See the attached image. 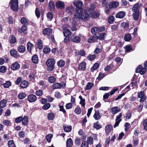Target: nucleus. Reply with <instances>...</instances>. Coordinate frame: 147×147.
<instances>
[{"label": "nucleus", "mask_w": 147, "mask_h": 147, "mask_svg": "<svg viewBox=\"0 0 147 147\" xmlns=\"http://www.w3.org/2000/svg\"><path fill=\"white\" fill-rule=\"evenodd\" d=\"M55 117L54 114L52 113H49L47 115V118L49 120H53Z\"/></svg>", "instance_id": "ea45409f"}, {"label": "nucleus", "mask_w": 147, "mask_h": 147, "mask_svg": "<svg viewBox=\"0 0 147 147\" xmlns=\"http://www.w3.org/2000/svg\"><path fill=\"white\" fill-rule=\"evenodd\" d=\"M63 33L65 36H67L71 33V31L69 29L65 28L63 30Z\"/></svg>", "instance_id": "bb28decb"}, {"label": "nucleus", "mask_w": 147, "mask_h": 147, "mask_svg": "<svg viewBox=\"0 0 147 147\" xmlns=\"http://www.w3.org/2000/svg\"><path fill=\"white\" fill-rule=\"evenodd\" d=\"M9 42L12 44H14L16 42V39L15 36L13 35L11 36V37L9 40Z\"/></svg>", "instance_id": "37998d69"}, {"label": "nucleus", "mask_w": 147, "mask_h": 147, "mask_svg": "<svg viewBox=\"0 0 147 147\" xmlns=\"http://www.w3.org/2000/svg\"><path fill=\"white\" fill-rule=\"evenodd\" d=\"M81 112V108L78 107H76L74 110V112L76 114H80Z\"/></svg>", "instance_id": "8fccbe9b"}, {"label": "nucleus", "mask_w": 147, "mask_h": 147, "mask_svg": "<svg viewBox=\"0 0 147 147\" xmlns=\"http://www.w3.org/2000/svg\"><path fill=\"white\" fill-rule=\"evenodd\" d=\"M28 118L27 116H24L23 118L22 117V124L24 125H27L28 123Z\"/></svg>", "instance_id": "a878e982"}, {"label": "nucleus", "mask_w": 147, "mask_h": 147, "mask_svg": "<svg viewBox=\"0 0 147 147\" xmlns=\"http://www.w3.org/2000/svg\"><path fill=\"white\" fill-rule=\"evenodd\" d=\"M99 67V64L98 63H96L94 64V65L91 68V71L93 72Z\"/></svg>", "instance_id": "49530a36"}, {"label": "nucleus", "mask_w": 147, "mask_h": 147, "mask_svg": "<svg viewBox=\"0 0 147 147\" xmlns=\"http://www.w3.org/2000/svg\"><path fill=\"white\" fill-rule=\"evenodd\" d=\"M71 40L73 42L78 43L80 41L81 38L80 36L73 35V36L71 38Z\"/></svg>", "instance_id": "dca6fc26"}, {"label": "nucleus", "mask_w": 147, "mask_h": 147, "mask_svg": "<svg viewBox=\"0 0 147 147\" xmlns=\"http://www.w3.org/2000/svg\"><path fill=\"white\" fill-rule=\"evenodd\" d=\"M94 85L93 83L89 82L85 86L84 89L85 90H89Z\"/></svg>", "instance_id": "7c9ffc66"}, {"label": "nucleus", "mask_w": 147, "mask_h": 147, "mask_svg": "<svg viewBox=\"0 0 147 147\" xmlns=\"http://www.w3.org/2000/svg\"><path fill=\"white\" fill-rule=\"evenodd\" d=\"M50 107V104L49 103H47L44 105L42 106V108L44 110H47L49 109Z\"/></svg>", "instance_id": "bf43d9fd"}, {"label": "nucleus", "mask_w": 147, "mask_h": 147, "mask_svg": "<svg viewBox=\"0 0 147 147\" xmlns=\"http://www.w3.org/2000/svg\"><path fill=\"white\" fill-rule=\"evenodd\" d=\"M51 51V49L50 48L46 47H45L43 49V52L45 54H48Z\"/></svg>", "instance_id": "4d7b16f0"}, {"label": "nucleus", "mask_w": 147, "mask_h": 147, "mask_svg": "<svg viewBox=\"0 0 147 147\" xmlns=\"http://www.w3.org/2000/svg\"><path fill=\"white\" fill-rule=\"evenodd\" d=\"M126 15V13L123 11H120L118 12L115 15V16L117 18L121 19L123 18Z\"/></svg>", "instance_id": "9b49d317"}, {"label": "nucleus", "mask_w": 147, "mask_h": 147, "mask_svg": "<svg viewBox=\"0 0 147 147\" xmlns=\"http://www.w3.org/2000/svg\"><path fill=\"white\" fill-rule=\"evenodd\" d=\"M47 18L49 19V20L51 21L53 18V15L51 13L49 12L47 14Z\"/></svg>", "instance_id": "680f3d73"}, {"label": "nucleus", "mask_w": 147, "mask_h": 147, "mask_svg": "<svg viewBox=\"0 0 147 147\" xmlns=\"http://www.w3.org/2000/svg\"><path fill=\"white\" fill-rule=\"evenodd\" d=\"M114 21V17L113 16H111L108 18V21L109 23H113Z\"/></svg>", "instance_id": "09e8293b"}, {"label": "nucleus", "mask_w": 147, "mask_h": 147, "mask_svg": "<svg viewBox=\"0 0 147 147\" xmlns=\"http://www.w3.org/2000/svg\"><path fill=\"white\" fill-rule=\"evenodd\" d=\"M66 86V83L65 82H63L62 83H55L52 85V88L53 89H60L62 88H64Z\"/></svg>", "instance_id": "423d86ee"}, {"label": "nucleus", "mask_w": 147, "mask_h": 147, "mask_svg": "<svg viewBox=\"0 0 147 147\" xmlns=\"http://www.w3.org/2000/svg\"><path fill=\"white\" fill-rule=\"evenodd\" d=\"M144 129L145 130H147V119H143L142 121Z\"/></svg>", "instance_id": "79ce46f5"}, {"label": "nucleus", "mask_w": 147, "mask_h": 147, "mask_svg": "<svg viewBox=\"0 0 147 147\" xmlns=\"http://www.w3.org/2000/svg\"><path fill=\"white\" fill-rule=\"evenodd\" d=\"M87 142L88 143V144H89L90 145H91L93 144V138L92 137H88L87 138Z\"/></svg>", "instance_id": "c03bdc74"}, {"label": "nucleus", "mask_w": 147, "mask_h": 147, "mask_svg": "<svg viewBox=\"0 0 147 147\" xmlns=\"http://www.w3.org/2000/svg\"><path fill=\"white\" fill-rule=\"evenodd\" d=\"M8 145L9 147H16L13 140H9L8 142Z\"/></svg>", "instance_id": "13d9d810"}, {"label": "nucleus", "mask_w": 147, "mask_h": 147, "mask_svg": "<svg viewBox=\"0 0 147 147\" xmlns=\"http://www.w3.org/2000/svg\"><path fill=\"white\" fill-rule=\"evenodd\" d=\"M55 3L52 1H50L49 3V8L51 11H53L55 9Z\"/></svg>", "instance_id": "b1692460"}, {"label": "nucleus", "mask_w": 147, "mask_h": 147, "mask_svg": "<svg viewBox=\"0 0 147 147\" xmlns=\"http://www.w3.org/2000/svg\"><path fill=\"white\" fill-rule=\"evenodd\" d=\"M21 23L23 24L27 25L28 24L27 20L24 17H22L21 19Z\"/></svg>", "instance_id": "3c124183"}, {"label": "nucleus", "mask_w": 147, "mask_h": 147, "mask_svg": "<svg viewBox=\"0 0 147 147\" xmlns=\"http://www.w3.org/2000/svg\"><path fill=\"white\" fill-rule=\"evenodd\" d=\"M97 39V36L96 35H95L88 38V42L90 43L94 42L96 41Z\"/></svg>", "instance_id": "2eb2a0df"}, {"label": "nucleus", "mask_w": 147, "mask_h": 147, "mask_svg": "<svg viewBox=\"0 0 147 147\" xmlns=\"http://www.w3.org/2000/svg\"><path fill=\"white\" fill-rule=\"evenodd\" d=\"M36 100V96L33 94H31L28 96V100L30 102H34Z\"/></svg>", "instance_id": "9d476101"}, {"label": "nucleus", "mask_w": 147, "mask_h": 147, "mask_svg": "<svg viewBox=\"0 0 147 147\" xmlns=\"http://www.w3.org/2000/svg\"><path fill=\"white\" fill-rule=\"evenodd\" d=\"M52 29L51 28H46L43 30L42 33L44 35L49 36L52 34Z\"/></svg>", "instance_id": "1a4fd4ad"}, {"label": "nucleus", "mask_w": 147, "mask_h": 147, "mask_svg": "<svg viewBox=\"0 0 147 147\" xmlns=\"http://www.w3.org/2000/svg\"><path fill=\"white\" fill-rule=\"evenodd\" d=\"M18 135L20 138H23L25 136V132L24 131H20L19 132Z\"/></svg>", "instance_id": "774afa93"}, {"label": "nucleus", "mask_w": 147, "mask_h": 147, "mask_svg": "<svg viewBox=\"0 0 147 147\" xmlns=\"http://www.w3.org/2000/svg\"><path fill=\"white\" fill-rule=\"evenodd\" d=\"M105 30V28L103 26L98 27H94L91 29V32L92 34H95L100 32L104 31Z\"/></svg>", "instance_id": "39448f33"}, {"label": "nucleus", "mask_w": 147, "mask_h": 147, "mask_svg": "<svg viewBox=\"0 0 147 147\" xmlns=\"http://www.w3.org/2000/svg\"><path fill=\"white\" fill-rule=\"evenodd\" d=\"M94 118L96 120H98L101 118L98 110H95V113L93 116Z\"/></svg>", "instance_id": "5701e85b"}, {"label": "nucleus", "mask_w": 147, "mask_h": 147, "mask_svg": "<svg viewBox=\"0 0 147 147\" xmlns=\"http://www.w3.org/2000/svg\"><path fill=\"white\" fill-rule=\"evenodd\" d=\"M145 95L143 91H141L138 93V98H140Z\"/></svg>", "instance_id": "0e129e2a"}, {"label": "nucleus", "mask_w": 147, "mask_h": 147, "mask_svg": "<svg viewBox=\"0 0 147 147\" xmlns=\"http://www.w3.org/2000/svg\"><path fill=\"white\" fill-rule=\"evenodd\" d=\"M36 44L38 48L40 49H41L43 47V43L42 40L40 39H38L36 42Z\"/></svg>", "instance_id": "f3484780"}, {"label": "nucleus", "mask_w": 147, "mask_h": 147, "mask_svg": "<svg viewBox=\"0 0 147 147\" xmlns=\"http://www.w3.org/2000/svg\"><path fill=\"white\" fill-rule=\"evenodd\" d=\"M81 147H89L87 141H83L82 143Z\"/></svg>", "instance_id": "052dcab7"}, {"label": "nucleus", "mask_w": 147, "mask_h": 147, "mask_svg": "<svg viewBox=\"0 0 147 147\" xmlns=\"http://www.w3.org/2000/svg\"><path fill=\"white\" fill-rule=\"evenodd\" d=\"M26 96V94L23 92H21L18 95V97L20 99H22Z\"/></svg>", "instance_id": "a18cd8bd"}, {"label": "nucleus", "mask_w": 147, "mask_h": 147, "mask_svg": "<svg viewBox=\"0 0 147 147\" xmlns=\"http://www.w3.org/2000/svg\"><path fill=\"white\" fill-rule=\"evenodd\" d=\"M56 6L58 8L62 9L64 7L65 4L63 2L58 1L56 3Z\"/></svg>", "instance_id": "6ab92c4d"}, {"label": "nucleus", "mask_w": 147, "mask_h": 147, "mask_svg": "<svg viewBox=\"0 0 147 147\" xmlns=\"http://www.w3.org/2000/svg\"><path fill=\"white\" fill-rule=\"evenodd\" d=\"M64 102L61 101V104L62 105H59V111H62L63 112L64 114L65 115V114L66 113V111L65 110L64 108V107L63 105L64 104Z\"/></svg>", "instance_id": "2f4dec72"}, {"label": "nucleus", "mask_w": 147, "mask_h": 147, "mask_svg": "<svg viewBox=\"0 0 147 147\" xmlns=\"http://www.w3.org/2000/svg\"><path fill=\"white\" fill-rule=\"evenodd\" d=\"M63 129L65 131L68 132L70 131L72 129V127L70 126H64Z\"/></svg>", "instance_id": "4c0bfd02"}, {"label": "nucleus", "mask_w": 147, "mask_h": 147, "mask_svg": "<svg viewBox=\"0 0 147 147\" xmlns=\"http://www.w3.org/2000/svg\"><path fill=\"white\" fill-rule=\"evenodd\" d=\"M28 83L26 81H23L20 84V86L22 88H25L28 85Z\"/></svg>", "instance_id": "c85d7f7f"}, {"label": "nucleus", "mask_w": 147, "mask_h": 147, "mask_svg": "<svg viewBox=\"0 0 147 147\" xmlns=\"http://www.w3.org/2000/svg\"><path fill=\"white\" fill-rule=\"evenodd\" d=\"M111 111L113 114H115L121 111V109L120 107H115L111 109Z\"/></svg>", "instance_id": "4468645a"}, {"label": "nucleus", "mask_w": 147, "mask_h": 147, "mask_svg": "<svg viewBox=\"0 0 147 147\" xmlns=\"http://www.w3.org/2000/svg\"><path fill=\"white\" fill-rule=\"evenodd\" d=\"M146 71V67L143 68L142 66L139 65L137 67L136 70V72L140 73L142 75L144 74Z\"/></svg>", "instance_id": "0eeeda50"}, {"label": "nucleus", "mask_w": 147, "mask_h": 147, "mask_svg": "<svg viewBox=\"0 0 147 147\" xmlns=\"http://www.w3.org/2000/svg\"><path fill=\"white\" fill-rule=\"evenodd\" d=\"M73 145V141L71 138L68 139L66 142L67 147H71Z\"/></svg>", "instance_id": "72a5a7b5"}, {"label": "nucleus", "mask_w": 147, "mask_h": 147, "mask_svg": "<svg viewBox=\"0 0 147 147\" xmlns=\"http://www.w3.org/2000/svg\"><path fill=\"white\" fill-rule=\"evenodd\" d=\"M55 61L54 59H50L47 60L46 62V64L47 66V69L49 71H53L54 68V64Z\"/></svg>", "instance_id": "7ed1b4c3"}, {"label": "nucleus", "mask_w": 147, "mask_h": 147, "mask_svg": "<svg viewBox=\"0 0 147 147\" xmlns=\"http://www.w3.org/2000/svg\"><path fill=\"white\" fill-rule=\"evenodd\" d=\"M26 47L23 45H20L18 47V50L20 53H24Z\"/></svg>", "instance_id": "4be33fe9"}, {"label": "nucleus", "mask_w": 147, "mask_h": 147, "mask_svg": "<svg viewBox=\"0 0 147 147\" xmlns=\"http://www.w3.org/2000/svg\"><path fill=\"white\" fill-rule=\"evenodd\" d=\"M125 51L126 52H129L132 50V47L131 46H126L125 47Z\"/></svg>", "instance_id": "603ef678"}, {"label": "nucleus", "mask_w": 147, "mask_h": 147, "mask_svg": "<svg viewBox=\"0 0 147 147\" xmlns=\"http://www.w3.org/2000/svg\"><path fill=\"white\" fill-rule=\"evenodd\" d=\"M10 53L12 56L16 58H17L19 56V55L17 52L13 49L11 50L10 51Z\"/></svg>", "instance_id": "412c9836"}, {"label": "nucleus", "mask_w": 147, "mask_h": 147, "mask_svg": "<svg viewBox=\"0 0 147 147\" xmlns=\"http://www.w3.org/2000/svg\"><path fill=\"white\" fill-rule=\"evenodd\" d=\"M3 85L4 88H8L11 85V83L10 81H8L5 83H4Z\"/></svg>", "instance_id": "58836bf2"}, {"label": "nucleus", "mask_w": 147, "mask_h": 147, "mask_svg": "<svg viewBox=\"0 0 147 147\" xmlns=\"http://www.w3.org/2000/svg\"><path fill=\"white\" fill-rule=\"evenodd\" d=\"M122 113H120L118 115L116 116V118L115 120V122L114 125V127L115 128L117 127L118 126L120 123L121 121L122 120L121 119V117L122 116Z\"/></svg>", "instance_id": "6e6552de"}, {"label": "nucleus", "mask_w": 147, "mask_h": 147, "mask_svg": "<svg viewBox=\"0 0 147 147\" xmlns=\"http://www.w3.org/2000/svg\"><path fill=\"white\" fill-rule=\"evenodd\" d=\"M20 65L18 63L15 62L11 65V69L13 70H17L20 68Z\"/></svg>", "instance_id": "ddd939ff"}, {"label": "nucleus", "mask_w": 147, "mask_h": 147, "mask_svg": "<svg viewBox=\"0 0 147 147\" xmlns=\"http://www.w3.org/2000/svg\"><path fill=\"white\" fill-rule=\"evenodd\" d=\"M119 5V3L117 1H112L110 2L109 4L110 8H115Z\"/></svg>", "instance_id": "f8f14e48"}, {"label": "nucleus", "mask_w": 147, "mask_h": 147, "mask_svg": "<svg viewBox=\"0 0 147 147\" xmlns=\"http://www.w3.org/2000/svg\"><path fill=\"white\" fill-rule=\"evenodd\" d=\"M131 39V36L130 34H126L124 36V39L125 41H129Z\"/></svg>", "instance_id": "c9c22d12"}, {"label": "nucleus", "mask_w": 147, "mask_h": 147, "mask_svg": "<svg viewBox=\"0 0 147 147\" xmlns=\"http://www.w3.org/2000/svg\"><path fill=\"white\" fill-rule=\"evenodd\" d=\"M74 5L76 7V13L74 14L73 18L74 19V22L75 25L77 23V22H79L81 19L84 21H86L89 18V15L87 13V11H84L82 8L83 3L80 1H75L73 2Z\"/></svg>", "instance_id": "f257e3e1"}, {"label": "nucleus", "mask_w": 147, "mask_h": 147, "mask_svg": "<svg viewBox=\"0 0 147 147\" xmlns=\"http://www.w3.org/2000/svg\"><path fill=\"white\" fill-rule=\"evenodd\" d=\"M32 62L35 64H37L38 62V57L36 55H34L32 58Z\"/></svg>", "instance_id": "c756f323"}, {"label": "nucleus", "mask_w": 147, "mask_h": 147, "mask_svg": "<svg viewBox=\"0 0 147 147\" xmlns=\"http://www.w3.org/2000/svg\"><path fill=\"white\" fill-rule=\"evenodd\" d=\"M86 63L84 62H82L79 65V68L82 70H84L86 69Z\"/></svg>", "instance_id": "cd10ccee"}, {"label": "nucleus", "mask_w": 147, "mask_h": 147, "mask_svg": "<svg viewBox=\"0 0 147 147\" xmlns=\"http://www.w3.org/2000/svg\"><path fill=\"white\" fill-rule=\"evenodd\" d=\"M56 80V78L53 76H51L49 78V82L51 83L55 82Z\"/></svg>", "instance_id": "de8ad7c7"}, {"label": "nucleus", "mask_w": 147, "mask_h": 147, "mask_svg": "<svg viewBox=\"0 0 147 147\" xmlns=\"http://www.w3.org/2000/svg\"><path fill=\"white\" fill-rule=\"evenodd\" d=\"M7 70V67L4 66H2L0 67V71L1 72L4 73L6 72Z\"/></svg>", "instance_id": "864d4df0"}, {"label": "nucleus", "mask_w": 147, "mask_h": 147, "mask_svg": "<svg viewBox=\"0 0 147 147\" xmlns=\"http://www.w3.org/2000/svg\"><path fill=\"white\" fill-rule=\"evenodd\" d=\"M6 105V101L5 100H3L0 102V106L1 108L5 107Z\"/></svg>", "instance_id": "6e6d98bb"}, {"label": "nucleus", "mask_w": 147, "mask_h": 147, "mask_svg": "<svg viewBox=\"0 0 147 147\" xmlns=\"http://www.w3.org/2000/svg\"><path fill=\"white\" fill-rule=\"evenodd\" d=\"M65 64V61L63 59L60 60L57 63L58 66L60 67H62L64 66Z\"/></svg>", "instance_id": "473e14b6"}, {"label": "nucleus", "mask_w": 147, "mask_h": 147, "mask_svg": "<svg viewBox=\"0 0 147 147\" xmlns=\"http://www.w3.org/2000/svg\"><path fill=\"white\" fill-rule=\"evenodd\" d=\"M90 16L92 18H96L99 16V13L97 11H92L90 13H89Z\"/></svg>", "instance_id": "aec40b11"}, {"label": "nucleus", "mask_w": 147, "mask_h": 147, "mask_svg": "<svg viewBox=\"0 0 147 147\" xmlns=\"http://www.w3.org/2000/svg\"><path fill=\"white\" fill-rule=\"evenodd\" d=\"M28 78L30 80H32L35 79V76L34 74L31 73L29 74L28 76Z\"/></svg>", "instance_id": "69168bd1"}, {"label": "nucleus", "mask_w": 147, "mask_h": 147, "mask_svg": "<svg viewBox=\"0 0 147 147\" xmlns=\"http://www.w3.org/2000/svg\"><path fill=\"white\" fill-rule=\"evenodd\" d=\"M35 94L37 96H41L43 94V91L41 90H38L36 91Z\"/></svg>", "instance_id": "5fc2aeb1"}, {"label": "nucleus", "mask_w": 147, "mask_h": 147, "mask_svg": "<svg viewBox=\"0 0 147 147\" xmlns=\"http://www.w3.org/2000/svg\"><path fill=\"white\" fill-rule=\"evenodd\" d=\"M26 27L24 25H23L22 26L21 29L19 30V32L20 33H25L26 30Z\"/></svg>", "instance_id": "a19ab883"}, {"label": "nucleus", "mask_w": 147, "mask_h": 147, "mask_svg": "<svg viewBox=\"0 0 147 147\" xmlns=\"http://www.w3.org/2000/svg\"><path fill=\"white\" fill-rule=\"evenodd\" d=\"M112 126L110 124L107 125L106 126L105 130L107 135H108L109 134L110 132L112 130Z\"/></svg>", "instance_id": "a211bd4d"}, {"label": "nucleus", "mask_w": 147, "mask_h": 147, "mask_svg": "<svg viewBox=\"0 0 147 147\" xmlns=\"http://www.w3.org/2000/svg\"><path fill=\"white\" fill-rule=\"evenodd\" d=\"M106 35V34L105 32H103L100 34L98 36H97L98 39L100 40H104L105 38V36Z\"/></svg>", "instance_id": "f704fd0d"}, {"label": "nucleus", "mask_w": 147, "mask_h": 147, "mask_svg": "<svg viewBox=\"0 0 147 147\" xmlns=\"http://www.w3.org/2000/svg\"><path fill=\"white\" fill-rule=\"evenodd\" d=\"M142 5L141 3H138L135 4L132 8L133 12L132 15L133 18L135 20H138L140 13V9Z\"/></svg>", "instance_id": "f03ea898"}, {"label": "nucleus", "mask_w": 147, "mask_h": 147, "mask_svg": "<svg viewBox=\"0 0 147 147\" xmlns=\"http://www.w3.org/2000/svg\"><path fill=\"white\" fill-rule=\"evenodd\" d=\"M95 5L92 4L90 5V7L88 10V12L89 13H90L92 11L95 9Z\"/></svg>", "instance_id": "e433bc0d"}, {"label": "nucleus", "mask_w": 147, "mask_h": 147, "mask_svg": "<svg viewBox=\"0 0 147 147\" xmlns=\"http://www.w3.org/2000/svg\"><path fill=\"white\" fill-rule=\"evenodd\" d=\"M27 50L29 52H31L32 49L34 47V45L30 42L27 43Z\"/></svg>", "instance_id": "393cba45"}, {"label": "nucleus", "mask_w": 147, "mask_h": 147, "mask_svg": "<svg viewBox=\"0 0 147 147\" xmlns=\"http://www.w3.org/2000/svg\"><path fill=\"white\" fill-rule=\"evenodd\" d=\"M9 4L11 8L14 11H17L18 9V0H11Z\"/></svg>", "instance_id": "20e7f679"}, {"label": "nucleus", "mask_w": 147, "mask_h": 147, "mask_svg": "<svg viewBox=\"0 0 147 147\" xmlns=\"http://www.w3.org/2000/svg\"><path fill=\"white\" fill-rule=\"evenodd\" d=\"M71 102L72 104H74L76 103V95L71 96Z\"/></svg>", "instance_id": "e2e57ef3"}, {"label": "nucleus", "mask_w": 147, "mask_h": 147, "mask_svg": "<svg viewBox=\"0 0 147 147\" xmlns=\"http://www.w3.org/2000/svg\"><path fill=\"white\" fill-rule=\"evenodd\" d=\"M22 116H20L17 117L15 119V121L17 123H20L22 121Z\"/></svg>", "instance_id": "338daca9"}]
</instances>
